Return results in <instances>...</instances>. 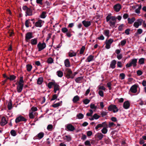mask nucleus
Wrapping results in <instances>:
<instances>
[{"label":"nucleus","instance_id":"14","mask_svg":"<svg viewBox=\"0 0 146 146\" xmlns=\"http://www.w3.org/2000/svg\"><path fill=\"white\" fill-rule=\"evenodd\" d=\"M113 8L115 11L118 12L121 8V6L120 4L117 3L114 6Z\"/></svg>","mask_w":146,"mask_h":146},{"label":"nucleus","instance_id":"43","mask_svg":"<svg viewBox=\"0 0 146 146\" xmlns=\"http://www.w3.org/2000/svg\"><path fill=\"white\" fill-rule=\"evenodd\" d=\"M141 5H139L138 8L135 10V13L139 14L140 13V10L141 8Z\"/></svg>","mask_w":146,"mask_h":146},{"label":"nucleus","instance_id":"41","mask_svg":"<svg viewBox=\"0 0 146 146\" xmlns=\"http://www.w3.org/2000/svg\"><path fill=\"white\" fill-rule=\"evenodd\" d=\"M125 77V75L124 73H121L119 74V78L120 79L122 80L124 79Z\"/></svg>","mask_w":146,"mask_h":146},{"label":"nucleus","instance_id":"59","mask_svg":"<svg viewBox=\"0 0 146 146\" xmlns=\"http://www.w3.org/2000/svg\"><path fill=\"white\" fill-rule=\"evenodd\" d=\"M143 32V31L142 29H139L137 30V34L140 35Z\"/></svg>","mask_w":146,"mask_h":146},{"label":"nucleus","instance_id":"50","mask_svg":"<svg viewBox=\"0 0 146 146\" xmlns=\"http://www.w3.org/2000/svg\"><path fill=\"white\" fill-rule=\"evenodd\" d=\"M85 47L84 46H83L81 48L80 52V54H82L84 53V52L85 50Z\"/></svg>","mask_w":146,"mask_h":146},{"label":"nucleus","instance_id":"60","mask_svg":"<svg viewBox=\"0 0 146 146\" xmlns=\"http://www.w3.org/2000/svg\"><path fill=\"white\" fill-rule=\"evenodd\" d=\"M61 31L63 33H65L68 32V29L66 27H64L61 29Z\"/></svg>","mask_w":146,"mask_h":146},{"label":"nucleus","instance_id":"51","mask_svg":"<svg viewBox=\"0 0 146 146\" xmlns=\"http://www.w3.org/2000/svg\"><path fill=\"white\" fill-rule=\"evenodd\" d=\"M89 111L90 112L89 113H88L86 114V115L87 116H91L93 113V112L92 110H90Z\"/></svg>","mask_w":146,"mask_h":146},{"label":"nucleus","instance_id":"35","mask_svg":"<svg viewBox=\"0 0 146 146\" xmlns=\"http://www.w3.org/2000/svg\"><path fill=\"white\" fill-rule=\"evenodd\" d=\"M76 118L79 119H83L84 117L83 114L81 113H79L76 115Z\"/></svg>","mask_w":146,"mask_h":146},{"label":"nucleus","instance_id":"28","mask_svg":"<svg viewBox=\"0 0 146 146\" xmlns=\"http://www.w3.org/2000/svg\"><path fill=\"white\" fill-rule=\"evenodd\" d=\"M135 20V19L134 17H133L131 19L128 18L127 19L128 23L129 24H132Z\"/></svg>","mask_w":146,"mask_h":146},{"label":"nucleus","instance_id":"4","mask_svg":"<svg viewBox=\"0 0 146 146\" xmlns=\"http://www.w3.org/2000/svg\"><path fill=\"white\" fill-rule=\"evenodd\" d=\"M137 59L136 58H134L131 59L130 62L127 63L125 66L127 68L133 66V67H135L137 65Z\"/></svg>","mask_w":146,"mask_h":146},{"label":"nucleus","instance_id":"37","mask_svg":"<svg viewBox=\"0 0 146 146\" xmlns=\"http://www.w3.org/2000/svg\"><path fill=\"white\" fill-rule=\"evenodd\" d=\"M30 19L27 20L25 22V25L27 27H28L31 26V23L30 21Z\"/></svg>","mask_w":146,"mask_h":146},{"label":"nucleus","instance_id":"6","mask_svg":"<svg viewBox=\"0 0 146 146\" xmlns=\"http://www.w3.org/2000/svg\"><path fill=\"white\" fill-rule=\"evenodd\" d=\"M113 38H110L108 40H106L105 42L106 44L105 48L107 49L110 48L111 45L113 42Z\"/></svg>","mask_w":146,"mask_h":146},{"label":"nucleus","instance_id":"12","mask_svg":"<svg viewBox=\"0 0 146 146\" xmlns=\"http://www.w3.org/2000/svg\"><path fill=\"white\" fill-rule=\"evenodd\" d=\"M44 133L42 132H40L38 134L35 136L34 137V139H42L44 136Z\"/></svg>","mask_w":146,"mask_h":146},{"label":"nucleus","instance_id":"32","mask_svg":"<svg viewBox=\"0 0 146 146\" xmlns=\"http://www.w3.org/2000/svg\"><path fill=\"white\" fill-rule=\"evenodd\" d=\"M80 100V97L78 96H75L73 100L72 101L74 103H76L78 102Z\"/></svg>","mask_w":146,"mask_h":146},{"label":"nucleus","instance_id":"56","mask_svg":"<svg viewBox=\"0 0 146 146\" xmlns=\"http://www.w3.org/2000/svg\"><path fill=\"white\" fill-rule=\"evenodd\" d=\"M94 119H98L100 117V116L97 113L94 114L93 116Z\"/></svg>","mask_w":146,"mask_h":146},{"label":"nucleus","instance_id":"21","mask_svg":"<svg viewBox=\"0 0 146 146\" xmlns=\"http://www.w3.org/2000/svg\"><path fill=\"white\" fill-rule=\"evenodd\" d=\"M130 104L129 102L128 101L125 102L123 104V107L125 109H127L130 107Z\"/></svg>","mask_w":146,"mask_h":146},{"label":"nucleus","instance_id":"19","mask_svg":"<svg viewBox=\"0 0 146 146\" xmlns=\"http://www.w3.org/2000/svg\"><path fill=\"white\" fill-rule=\"evenodd\" d=\"M7 123V121L6 120L5 117H3L0 122L1 125V126H4Z\"/></svg>","mask_w":146,"mask_h":146},{"label":"nucleus","instance_id":"16","mask_svg":"<svg viewBox=\"0 0 146 146\" xmlns=\"http://www.w3.org/2000/svg\"><path fill=\"white\" fill-rule=\"evenodd\" d=\"M66 130L68 131H73L75 129L74 127L70 123L66 125Z\"/></svg>","mask_w":146,"mask_h":146},{"label":"nucleus","instance_id":"52","mask_svg":"<svg viewBox=\"0 0 146 146\" xmlns=\"http://www.w3.org/2000/svg\"><path fill=\"white\" fill-rule=\"evenodd\" d=\"M11 135L13 136H15L16 135V133L15 131L13 130H12L10 132Z\"/></svg>","mask_w":146,"mask_h":146},{"label":"nucleus","instance_id":"47","mask_svg":"<svg viewBox=\"0 0 146 146\" xmlns=\"http://www.w3.org/2000/svg\"><path fill=\"white\" fill-rule=\"evenodd\" d=\"M16 76L14 75H10L9 77V80L11 81L13 80L16 79Z\"/></svg>","mask_w":146,"mask_h":146},{"label":"nucleus","instance_id":"9","mask_svg":"<svg viewBox=\"0 0 146 146\" xmlns=\"http://www.w3.org/2000/svg\"><path fill=\"white\" fill-rule=\"evenodd\" d=\"M143 20L141 19H138L133 24V26L136 28H138L139 26L141 25L143 23Z\"/></svg>","mask_w":146,"mask_h":146},{"label":"nucleus","instance_id":"7","mask_svg":"<svg viewBox=\"0 0 146 146\" xmlns=\"http://www.w3.org/2000/svg\"><path fill=\"white\" fill-rule=\"evenodd\" d=\"M108 110L109 111H112L113 112L115 113L117 112L118 109L116 105L111 104L108 107Z\"/></svg>","mask_w":146,"mask_h":146},{"label":"nucleus","instance_id":"26","mask_svg":"<svg viewBox=\"0 0 146 146\" xmlns=\"http://www.w3.org/2000/svg\"><path fill=\"white\" fill-rule=\"evenodd\" d=\"M42 21L41 20H39L38 21L36 22L35 26L36 27H42Z\"/></svg>","mask_w":146,"mask_h":146},{"label":"nucleus","instance_id":"34","mask_svg":"<svg viewBox=\"0 0 146 146\" xmlns=\"http://www.w3.org/2000/svg\"><path fill=\"white\" fill-rule=\"evenodd\" d=\"M55 82H51L48 83L47 84V86L49 89H51L52 86H54Z\"/></svg>","mask_w":146,"mask_h":146},{"label":"nucleus","instance_id":"49","mask_svg":"<svg viewBox=\"0 0 146 146\" xmlns=\"http://www.w3.org/2000/svg\"><path fill=\"white\" fill-rule=\"evenodd\" d=\"M53 59L51 57L49 58L47 60V62L49 64H52L53 63Z\"/></svg>","mask_w":146,"mask_h":146},{"label":"nucleus","instance_id":"40","mask_svg":"<svg viewBox=\"0 0 146 146\" xmlns=\"http://www.w3.org/2000/svg\"><path fill=\"white\" fill-rule=\"evenodd\" d=\"M138 102H139V104L140 105L142 106L143 105H146V102L145 101H143L141 100H140L138 101Z\"/></svg>","mask_w":146,"mask_h":146},{"label":"nucleus","instance_id":"18","mask_svg":"<svg viewBox=\"0 0 146 146\" xmlns=\"http://www.w3.org/2000/svg\"><path fill=\"white\" fill-rule=\"evenodd\" d=\"M68 54L70 57L75 56L77 55V52L74 51L73 50H70L68 52Z\"/></svg>","mask_w":146,"mask_h":146},{"label":"nucleus","instance_id":"53","mask_svg":"<svg viewBox=\"0 0 146 146\" xmlns=\"http://www.w3.org/2000/svg\"><path fill=\"white\" fill-rule=\"evenodd\" d=\"M90 100L88 99H86L83 101V103L85 104H88L90 102Z\"/></svg>","mask_w":146,"mask_h":146},{"label":"nucleus","instance_id":"2","mask_svg":"<svg viewBox=\"0 0 146 146\" xmlns=\"http://www.w3.org/2000/svg\"><path fill=\"white\" fill-rule=\"evenodd\" d=\"M24 81L23 76H21L20 78L19 81L17 85V89L18 92H21L23 90V87Z\"/></svg>","mask_w":146,"mask_h":146},{"label":"nucleus","instance_id":"58","mask_svg":"<svg viewBox=\"0 0 146 146\" xmlns=\"http://www.w3.org/2000/svg\"><path fill=\"white\" fill-rule=\"evenodd\" d=\"M46 13L45 12H43L40 16V18H45Z\"/></svg>","mask_w":146,"mask_h":146},{"label":"nucleus","instance_id":"45","mask_svg":"<svg viewBox=\"0 0 146 146\" xmlns=\"http://www.w3.org/2000/svg\"><path fill=\"white\" fill-rule=\"evenodd\" d=\"M57 74L59 77H61L63 75V73L61 71H58L57 72Z\"/></svg>","mask_w":146,"mask_h":146},{"label":"nucleus","instance_id":"44","mask_svg":"<svg viewBox=\"0 0 146 146\" xmlns=\"http://www.w3.org/2000/svg\"><path fill=\"white\" fill-rule=\"evenodd\" d=\"M124 26V24H122L120 25L118 27V30L119 31H122L123 30Z\"/></svg>","mask_w":146,"mask_h":146},{"label":"nucleus","instance_id":"63","mask_svg":"<svg viewBox=\"0 0 146 146\" xmlns=\"http://www.w3.org/2000/svg\"><path fill=\"white\" fill-rule=\"evenodd\" d=\"M53 128V126L52 125H48L47 127V129L49 131H51Z\"/></svg>","mask_w":146,"mask_h":146},{"label":"nucleus","instance_id":"55","mask_svg":"<svg viewBox=\"0 0 146 146\" xmlns=\"http://www.w3.org/2000/svg\"><path fill=\"white\" fill-rule=\"evenodd\" d=\"M58 95L57 94H55L52 96V98L51 99V101H53L56 99L58 97Z\"/></svg>","mask_w":146,"mask_h":146},{"label":"nucleus","instance_id":"25","mask_svg":"<svg viewBox=\"0 0 146 146\" xmlns=\"http://www.w3.org/2000/svg\"><path fill=\"white\" fill-rule=\"evenodd\" d=\"M62 102L60 101L52 105V106L54 108H56L61 106L62 105Z\"/></svg>","mask_w":146,"mask_h":146},{"label":"nucleus","instance_id":"15","mask_svg":"<svg viewBox=\"0 0 146 146\" xmlns=\"http://www.w3.org/2000/svg\"><path fill=\"white\" fill-rule=\"evenodd\" d=\"M103 137L104 135L100 133H98L95 135V138L97 141L101 140Z\"/></svg>","mask_w":146,"mask_h":146},{"label":"nucleus","instance_id":"29","mask_svg":"<svg viewBox=\"0 0 146 146\" xmlns=\"http://www.w3.org/2000/svg\"><path fill=\"white\" fill-rule=\"evenodd\" d=\"M37 113L36 112H33L30 110L29 111V116L30 119H33L34 118V115Z\"/></svg>","mask_w":146,"mask_h":146},{"label":"nucleus","instance_id":"10","mask_svg":"<svg viewBox=\"0 0 146 146\" xmlns=\"http://www.w3.org/2000/svg\"><path fill=\"white\" fill-rule=\"evenodd\" d=\"M46 44L44 42L43 43H41L40 42H39L37 45V47L38 48V51H40L44 49L46 47Z\"/></svg>","mask_w":146,"mask_h":146},{"label":"nucleus","instance_id":"30","mask_svg":"<svg viewBox=\"0 0 146 146\" xmlns=\"http://www.w3.org/2000/svg\"><path fill=\"white\" fill-rule=\"evenodd\" d=\"M94 58V56L92 55H90L89 56L86 60V62H90L92 61Z\"/></svg>","mask_w":146,"mask_h":146},{"label":"nucleus","instance_id":"33","mask_svg":"<svg viewBox=\"0 0 146 146\" xmlns=\"http://www.w3.org/2000/svg\"><path fill=\"white\" fill-rule=\"evenodd\" d=\"M43 78L42 77L39 78L37 80V84L39 85H41L43 82Z\"/></svg>","mask_w":146,"mask_h":146},{"label":"nucleus","instance_id":"61","mask_svg":"<svg viewBox=\"0 0 146 146\" xmlns=\"http://www.w3.org/2000/svg\"><path fill=\"white\" fill-rule=\"evenodd\" d=\"M117 67L121 68L122 67V64L120 61H118L117 62Z\"/></svg>","mask_w":146,"mask_h":146},{"label":"nucleus","instance_id":"8","mask_svg":"<svg viewBox=\"0 0 146 146\" xmlns=\"http://www.w3.org/2000/svg\"><path fill=\"white\" fill-rule=\"evenodd\" d=\"M33 37V36L32 32H28L25 35V40L26 42H30V39Z\"/></svg>","mask_w":146,"mask_h":146},{"label":"nucleus","instance_id":"27","mask_svg":"<svg viewBox=\"0 0 146 146\" xmlns=\"http://www.w3.org/2000/svg\"><path fill=\"white\" fill-rule=\"evenodd\" d=\"M83 79V77L80 76L76 78L75 80L76 83H80L82 82Z\"/></svg>","mask_w":146,"mask_h":146},{"label":"nucleus","instance_id":"3","mask_svg":"<svg viewBox=\"0 0 146 146\" xmlns=\"http://www.w3.org/2000/svg\"><path fill=\"white\" fill-rule=\"evenodd\" d=\"M76 74L77 73L76 72L73 74L71 69L68 68H66L64 72L66 77L68 79L73 78Z\"/></svg>","mask_w":146,"mask_h":146},{"label":"nucleus","instance_id":"64","mask_svg":"<svg viewBox=\"0 0 146 146\" xmlns=\"http://www.w3.org/2000/svg\"><path fill=\"white\" fill-rule=\"evenodd\" d=\"M117 57L119 60H120L123 57L122 54H118L117 56Z\"/></svg>","mask_w":146,"mask_h":146},{"label":"nucleus","instance_id":"24","mask_svg":"<svg viewBox=\"0 0 146 146\" xmlns=\"http://www.w3.org/2000/svg\"><path fill=\"white\" fill-rule=\"evenodd\" d=\"M82 23L84 26L86 27H89L91 25V22L90 21H84L82 22Z\"/></svg>","mask_w":146,"mask_h":146},{"label":"nucleus","instance_id":"13","mask_svg":"<svg viewBox=\"0 0 146 146\" xmlns=\"http://www.w3.org/2000/svg\"><path fill=\"white\" fill-rule=\"evenodd\" d=\"M26 119L21 115H19L16 118L15 121L16 123H18L21 121H26Z\"/></svg>","mask_w":146,"mask_h":146},{"label":"nucleus","instance_id":"11","mask_svg":"<svg viewBox=\"0 0 146 146\" xmlns=\"http://www.w3.org/2000/svg\"><path fill=\"white\" fill-rule=\"evenodd\" d=\"M138 87V85L137 84H135L131 87L130 91L132 93H136L137 92V89Z\"/></svg>","mask_w":146,"mask_h":146},{"label":"nucleus","instance_id":"36","mask_svg":"<svg viewBox=\"0 0 146 146\" xmlns=\"http://www.w3.org/2000/svg\"><path fill=\"white\" fill-rule=\"evenodd\" d=\"M27 70L28 72H30L32 68V66L30 64H28L26 65Z\"/></svg>","mask_w":146,"mask_h":146},{"label":"nucleus","instance_id":"23","mask_svg":"<svg viewBox=\"0 0 146 146\" xmlns=\"http://www.w3.org/2000/svg\"><path fill=\"white\" fill-rule=\"evenodd\" d=\"M54 86V93H56L57 91H58L60 89V87L59 85H58L56 82L55 83Z\"/></svg>","mask_w":146,"mask_h":146},{"label":"nucleus","instance_id":"31","mask_svg":"<svg viewBox=\"0 0 146 146\" xmlns=\"http://www.w3.org/2000/svg\"><path fill=\"white\" fill-rule=\"evenodd\" d=\"M64 63L66 67H68L70 66V62L68 59H66L64 61Z\"/></svg>","mask_w":146,"mask_h":146},{"label":"nucleus","instance_id":"1","mask_svg":"<svg viewBox=\"0 0 146 146\" xmlns=\"http://www.w3.org/2000/svg\"><path fill=\"white\" fill-rule=\"evenodd\" d=\"M106 22H108L110 27L113 28L115 26L116 22L115 16H112L111 14L110 13L106 17Z\"/></svg>","mask_w":146,"mask_h":146},{"label":"nucleus","instance_id":"57","mask_svg":"<svg viewBox=\"0 0 146 146\" xmlns=\"http://www.w3.org/2000/svg\"><path fill=\"white\" fill-rule=\"evenodd\" d=\"M84 144L86 146H91L90 141L89 140L86 141L84 142Z\"/></svg>","mask_w":146,"mask_h":146},{"label":"nucleus","instance_id":"22","mask_svg":"<svg viewBox=\"0 0 146 146\" xmlns=\"http://www.w3.org/2000/svg\"><path fill=\"white\" fill-rule=\"evenodd\" d=\"M103 34L108 38L110 36V31L108 29L105 30L104 31Z\"/></svg>","mask_w":146,"mask_h":146},{"label":"nucleus","instance_id":"38","mask_svg":"<svg viewBox=\"0 0 146 146\" xmlns=\"http://www.w3.org/2000/svg\"><path fill=\"white\" fill-rule=\"evenodd\" d=\"M145 59L144 58H141L139 59L138 63L140 64H143L145 63Z\"/></svg>","mask_w":146,"mask_h":146},{"label":"nucleus","instance_id":"62","mask_svg":"<svg viewBox=\"0 0 146 146\" xmlns=\"http://www.w3.org/2000/svg\"><path fill=\"white\" fill-rule=\"evenodd\" d=\"M37 108L36 107H33L31 108V110H30L33 112H35V111H37Z\"/></svg>","mask_w":146,"mask_h":146},{"label":"nucleus","instance_id":"39","mask_svg":"<svg viewBox=\"0 0 146 146\" xmlns=\"http://www.w3.org/2000/svg\"><path fill=\"white\" fill-rule=\"evenodd\" d=\"M12 104L11 100H10L8 103L7 105V107L9 110H10L11 109L12 107Z\"/></svg>","mask_w":146,"mask_h":146},{"label":"nucleus","instance_id":"42","mask_svg":"<svg viewBox=\"0 0 146 146\" xmlns=\"http://www.w3.org/2000/svg\"><path fill=\"white\" fill-rule=\"evenodd\" d=\"M90 107L91 109H94L95 110H96L97 108V106H95L94 104L92 103L91 104Z\"/></svg>","mask_w":146,"mask_h":146},{"label":"nucleus","instance_id":"5","mask_svg":"<svg viewBox=\"0 0 146 146\" xmlns=\"http://www.w3.org/2000/svg\"><path fill=\"white\" fill-rule=\"evenodd\" d=\"M22 9L25 12V16H31L32 15L33 11L32 9L27 7L26 5L23 6Z\"/></svg>","mask_w":146,"mask_h":146},{"label":"nucleus","instance_id":"46","mask_svg":"<svg viewBox=\"0 0 146 146\" xmlns=\"http://www.w3.org/2000/svg\"><path fill=\"white\" fill-rule=\"evenodd\" d=\"M107 127H104L101 130L102 132L104 134H106L108 131V129Z\"/></svg>","mask_w":146,"mask_h":146},{"label":"nucleus","instance_id":"54","mask_svg":"<svg viewBox=\"0 0 146 146\" xmlns=\"http://www.w3.org/2000/svg\"><path fill=\"white\" fill-rule=\"evenodd\" d=\"M126 43V40L125 39L122 40L120 42V45L122 46H124Z\"/></svg>","mask_w":146,"mask_h":146},{"label":"nucleus","instance_id":"17","mask_svg":"<svg viewBox=\"0 0 146 146\" xmlns=\"http://www.w3.org/2000/svg\"><path fill=\"white\" fill-rule=\"evenodd\" d=\"M32 45H36L38 42V38H35L31 39L29 42Z\"/></svg>","mask_w":146,"mask_h":146},{"label":"nucleus","instance_id":"20","mask_svg":"<svg viewBox=\"0 0 146 146\" xmlns=\"http://www.w3.org/2000/svg\"><path fill=\"white\" fill-rule=\"evenodd\" d=\"M116 63V61L115 60H112L111 62L110 67L114 69L115 67V65Z\"/></svg>","mask_w":146,"mask_h":146},{"label":"nucleus","instance_id":"48","mask_svg":"<svg viewBox=\"0 0 146 146\" xmlns=\"http://www.w3.org/2000/svg\"><path fill=\"white\" fill-rule=\"evenodd\" d=\"M64 139L67 141H69L71 140V137L70 135H66L64 137Z\"/></svg>","mask_w":146,"mask_h":146}]
</instances>
